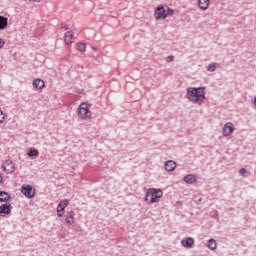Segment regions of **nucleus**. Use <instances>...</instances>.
I'll use <instances>...</instances> for the list:
<instances>
[{"label": "nucleus", "instance_id": "f257e3e1", "mask_svg": "<svg viewBox=\"0 0 256 256\" xmlns=\"http://www.w3.org/2000/svg\"><path fill=\"white\" fill-rule=\"evenodd\" d=\"M187 99L195 104L203 103V99H205V87H188Z\"/></svg>", "mask_w": 256, "mask_h": 256}, {"label": "nucleus", "instance_id": "f03ea898", "mask_svg": "<svg viewBox=\"0 0 256 256\" xmlns=\"http://www.w3.org/2000/svg\"><path fill=\"white\" fill-rule=\"evenodd\" d=\"M90 109L91 104L87 102H82L77 109L79 119H82V121H89V119H91L93 115Z\"/></svg>", "mask_w": 256, "mask_h": 256}, {"label": "nucleus", "instance_id": "7ed1b4c3", "mask_svg": "<svg viewBox=\"0 0 256 256\" xmlns=\"http://www.w3.org/2000/svg\"><path fill=\"white\" fill-rule=\"evenodd\" d=\"M163 197V194L159 193H147L145 196L146 203H149V205L153 203H159V199Z\"/></svg>", "mask_w": 256, "mask_h": 256}, {"label": "nucleus", "instance_id": "20e7f679", "mask_svg": "<svg viewBox=\"0 0 256 256\" xmlns=\"http://www.w3.org/2000/svg\"><path fill=\"white\" fill-rule=\"evenodd\" d=\"M154 15L156 19H167V10L163 5H159L156 7Z\"/></svg>", "mask_w": 256, "mask_h": 256}, {"label": "nucleus", "instance_id": "39448f33", "mask_svg": "<svg viewBox=\"0 0 256 256\" xmlns=\"http://www.w3.org/2000/svg\"><path fill=\"white\" fill-rule=\"evenodd\" d=\"M2 169L4 171H7L8 173H14L15 172V164L11 160H6L2 164Z\"/></svg>", "mask_w": 256, "mask_h": 256}, {"label": "nucleus", "instance_id": "423d86ee", "mask_svg": "<svg viewBox=\"0 0 256 256\" xmlns=\"http://www.w3.org/2000/svg\"><path fill=\"white\" fill-rule=\"evenodd\" d=\"M235 131V127L233 126V123L228 122L223 127V135L224 137H229Z\"/></svg>", "mask_w": 256, "mask_h": 256}, {"label": "nucleus", "instance_id": "0eeeda50", "mask_svg": "<svg viewBox=\"0 0 256 256\" xmlns=\"http://www.w3.org/2000/svg\"><path fill=\"white\" fill-rule=\"evenodd\" d=\"M67 205H69V200H63L62 202L59 203V205L57 207L58 217H63V215L65 213V207H67Z\"/></svg>", "mask_w": 256, "mask_h": 256}, {"label": "nucleus", "instance_id": "6e6552de", "mask_svg": "<svg viewBox=\"0 0 256 256\" xmlns=\"http://www.w3.org/2000/svg\"><path fill=\"white\" fill-rule=\"evenodd\" d=\"M182 247H186L187 249H191L193 245H195V239L188 237L181 241Z\"/></svg>", "mask_w": 256, "mask_h": 256}, {"label": "nucleus", "instance_id": "1a4fd4ad", "mask_svg": "<svg viewBox=\"0 0 256 256\" xmlns=\"http://www.w3.org/2000/svg\"><path fill=\"white\" fill-rule=\"evenodd\" d=\"M11 205H2L0 206V217H5V215H9L11 213Z\"/></svg>", "mask_w": 256, "mask_h": 256}, {"label": "nucleus", "instance_id": "9d476101", "mask_svg": "<svg viewBox=\"0 0 256 256\" xmlns=\"http://www.w3.org/2000/svg\"><path fill=\"white\" fill-rule=\"evenodd\" d=\"M75 40V36L73 35V31H68L64 35V41L67 43V45H70V43H73Z\"/></svg>", "mask_w": 256, "mask_h": 256}, {"label": "nucleus", "instance_id": "9b49d317", "mask_svg": "<svg viewBox=\"0 0 256 256\" xmlns=\"http://www.w3.org/2000/svg\"><path fill=\"white\" fill-rule=\"evenodd\" d=\"M164 167L166 171H174L175 167H177V163H175L173 160H168L165 162Z\"/></svg>", "mask_w": 256, "mask_h": 256}, {"label": "nucleus", "instance_id": "f8f14e48", "mask_svg": "<svg viewBox=\"0 0 256 256\" xmlns=\"http://www.w3.org/2000/svg\"><path fill=\"white\" fill-rule=\"evenodd\" d=\"M21 193H35V189L30 184H24L20 189Z\"/></svg>", "mask_w": 256, "mask_h": 256}, {"label": "nucleus", "instance_id": "ddd939ff", "mask_svg": "<svg viewBox=\"0 0 256 256\" xmlns=\"http://www.w3.org/2000/svg\"><path fill=\"white\" fill-rule=\"evenodd\" d=\"M9 19L0 15V31L7 29Z\"/></svg>", "mask_w": 256, "mask_h": 256}, {"label": "nucleus", "instance_id": "4468645a", "mask_svg": "<svg viewBox=\"0 0 256 256\" xmlns=\"http://www.w3.org/2000/svg\"><path fill=\"white\" fill-rule=\"evenodd\" d=\"M33 87L35 89H43V87H45V81L41 80L40 78H37L33 81Z\"/></svg>", "mask_w": 256, "mask_h": 256}, {"label": "nucleus", "instance_id": "2eb2a0df", "mask_svg": "<svg viewBox=\"0 0 256 256\" xmlns=\"http://www.w3.org/2000/svg\"><path fill=\"white\" fill-rule=\"evenodd\" d=\"M65 222L68 225H73V223H75V212L71 211L68 215H66Z\"/></svg>", "mask_w": 256, "mask_h": 256}, {"label": "nucleus", "instance_id": "dca6fc26", "mask_svg": "<svg viewBox=\"0 0 256 256\" xmlns=\"http://www.w3.org/2000/svg\"><path fill=\"white\" fill-rule=\"evenodd\" d=\"M184 181L185 183H189L190 185H192V183H195L197 181V178L194 174H187L186 176H184Z\"/></svg>", "mask_w": 256, "mask_h": 256}, {"label": "nucleus", "instance_id": "f3484780", "mask_svg": "<svg viewBox=\"0 0 256 256\" xmlns=\"http://www.w3.org/2000/svg\"><path fill=\"white\" fill-rule=\"evenodd\" d=\"M198 6L202 11H207L209 9V0H198Z\"/></svg>", "mask_w": 256, "mask_h": 256}, {"label": "nucleus", "instance_id": "a211bd4d", "mask_svg": "<svg viewBox=\"0 0 256 256\" xmlns=\"http://www.w3.org/2000/svg\"><path fill=\"white\" fill-rule=\"evenodd\" d=\"M28 157H39V150L30 148L27 153Z\"/></svg>", "mask_w": 256, "mask_h": 256}, {"label": "nucleus", "instance_id": "6ab92c4d", "mask_svg": "<svg viewBox=\"0 0 256 256\" xmlns=\"http://www.w3.org/2000/svg\"><path fill=\"white\" fill-rule=\"evenodd\" d=\"M207 247H208V249H211L212 251H215V249H217V241H215V239H210L208 241Z\"/></svg>", "mask_w": 256, "mask_h": 256}, {"label": "nucleus", "instance_id": "aec40b11", "mask_svg": "<svg viewBox=\"0 0 256 256\" xmlns=\"http://www.w3.org/2000/svg\"><path fill=\"white\" fill-rule=\"evenodd\" d=\"M9 199H11V196H9V193H0V203L9 201Z\"/></svg>", "mask_w": 256, "mask_h": 256}, {"label": "nucleus", "instance_id": "412c9836", "mask_svg": "<svg viewBox=\"0 0 256 256\" xmlns=\"http://www.w3.org/2000/svg\"><path fill=\"white\" fill-rule=\"evenodd\" d=\"M77 49L81 52L84 53V51H86L87 49V44L83 43V42H79L77 44Z\"/></svg>", "mask_w": 256, "mask_h": 256}, {"label": "nucleus", "instance_id": "4be33fe9", "mask_svg": "<svg viewBox=\"0 0 256 256\" xmlns=\"http://www.w3.org/2000/svg\"><path fill=\"white\" fill-rule=\"evenodd\" d=\"M239 173L242 177H249V175H251V173L247 171V168H241Z\"/></svg>", "mask_w": 256, "mask_h": 256}, {"label": "nucleus", "instance_id": "5701e85b", "mask_svg": "<svg viewBox=\"0 0 256 256\" xmlns=\"http://www.w3.org/2000/svg\"><path fill=\"white\" fill-rule=\"evenodd\" d=\"M173 15H175V10H173V8L167 7L166 17H173Z\"/></svg>", "mask_w": 256, "mask_h": 256}, {"label": "nucleus", "instance_id": "b1692460", "mask_svg": "<svg viewBox=\"0 0 256 256\" xmlns=\"http://www.w3.org/2000/svg\"><path fill=\"white\" fill-rule=\"evenodd\" d=\"M147 193H163V190H161L159 188H149L147 190Z\"/></svg>", "mask_w": 256, "mask_h": 256}, {"label": "nucleus", "instance_id": "393cba45", "mask_svg": "<svg viewBox=\"0 0 256 256\" xmlns=\"http://www.w3.org/2000/svg\"><path fill=\"white\" fill-rule=\"evenodd\" d=\"M215 69H216L215 63H210L208 65L207 70L210 71L211 73H213V71H215Z\"/></svg>", "mask_w": 256, "mask_h": 256}, {"label": "nucleus", "instance_id": "a878e982", "mask_svg": "<svg viewBox=\"0 0 256 256\" xmlns=\"http://www.w3.org/2000/svg\"><path fill=\"white\" fill-rule=\"evenodd\" d=\"M5 122V114L3 113V110L0 109V125Z\"/></svg>", "mask_w": 256, "mask_h": 256}, {"label": "nucleus", "instance_id": "bb28decb", "mask_svg": "<svg viewBox=\"0 0 256 256\" xmlns=\"http://www.w3.org/2000/svg\"><path fill=\"white\" fill-rule=\"evenodd\" d=\"M24 195L27 199H33V197H35V193H25Z\"/></svg>", "mask_w": 256, "mask_h": 256}, {"label": "nucleus", "instance_id": "cd10ccee", "mask_svg": "<svg viewBox=\"0 0 256 256\" xmlns=\"http://www.w3.org/2000/svg\"><path fill=\"white\" fill-rule=\"evenodd\" d=\"M60 27H61V29H64L65 31H68V29H69V25H67V24H65V23H62V24L60 25Z\"/></svg>", "mask_w": 256, "mask_h": 256}, {"label": "nucleus", "instance_id": "c85d7f7f", "mask_svg": "<svg viewBox=\"0 0 256 256\" xmlns=\"http://www.w3.org/2000/svg\"><path fill=\"white\" fill-rule=\"evenodd\" d=\"M175 57L173 55H170L167 57V61L171 63V61H174Z\"/></svg>", "mask_w": 256, "mask_h": 256}, {"label": "nucleus", "instance_id": "c756f323", "mask_svg": "<svg viewBox=\"0 0 256 256\" xmlns=\"http://www.w3.org/2000/svg\"><path fill=\"white\" fill-rule=\"evenodd\" d=\"M5 45V40L0 38V49H3V46Z\"/></svg>", "mask_w": 256, "mask_h": 256}, {"label": "nucleus", "instance_id": "7c9ffc66", "mask_svg": "<svg viewBox=\"0 0 256 256\" xmlns=\"http://www.w3.org/2000/svg\"><path fill=\"white\" fill-rule=\"evenodd\" d=\"M32 1H34V3H39V1H41V0H32Z\"/></svg>", "mask_w": 256, "mask_h": 256}, {"label": "nucleus", "instance_id": "2f4dec72", "mask_svg": "<svg viewBox=\"0 0 256 256\" xmlns=\"http://www.w3.org/2000/svg\"><path fill=\"white\" fill-rule=\"evenodd\" d=\"M3 181V176L0 175V183Z\"/></svg>", "mask_w": 256, "mask_h": 256}, {"label": "nucleus", "instance_id": "473e14b6", "mask_svg": "<svg viewBox=\"0 0 256 256\" xmlns=\"http://www.w3.org/2000/svg\"><path fill=\"white\" fill-rule=\"evenodd\" d=\"M0 193H7V191L0 190Z\"/></svg>", "mask_w": 256, "mask_h": 256}, {"label": "nucleus", "instance_id": "72a5a7b5", "mask_svg": "<svg viewBox=\"0 0 256 256\" xmlns=\"http://www.w3.org/2000/svg\"><path fill=\"white\" fill-rule=\"evenodd\" d=\"M92 49H93L94 51H97V48H95V47H92Z\"/></svg>", "mask_w": 256, "mask_h": 256}]
</instances>
